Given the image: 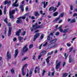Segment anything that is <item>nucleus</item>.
Returning a JSON list of instances; mask_svg holds the SVG:
<instances>
[{"label":"nucleus","instance_id":"f257e3e1","mask_svg":"<svg viewBox=\"0 0 77 77\" xmlns=\"http://www.w3.org/2000/svg\"><path fill=\"white\" fill-rule=\"evenodd\" d=\"M15 9V10H13L11 11H9V17L11 19H14V15H13V14H15V11H18V8H16Z\"/></svg>","mask_w":77,"mask_h":77},{"label":"nucleus","instance_id":"f03ea898","mask_svg":"<svg viewBox=\"0 0 77 77\" xmlns=\"http://www.w3.org/2000/svg\"><path fill=\"white\" fill-rule=\"evenodd\" d=\"M58 62V61L57 60L56 62V64H57L55 66L56 69H58L59 67H60V63L61 62L60 61H59L58 63H57Z\"/></svg>","mask_w":77,"mask_h":77},{"label":"nucleus","instance_id":"7ed1b4c3","mask_svg":"<svg viewBox=\"0 0 77 77\" xmlns=\"http://www.w3.org/2000/svg\"><path fill=\"white\" fill-rule=\"evenodd\" d=\"M27 47V45H26L23 48V51L24 53L27 51L29 50V48Z\"/></svg>","mask_w":77,"mask_h":77},{"label":"nucleus","instance_id":"20e7f679","mask_svg":"<svg viewBox=\"0 0 77 77\" xmlns=\"http://www.w3.org/2000/svg\"><path fill=\"white\" fill-rule=\"evenodd\" d=\"M40 34H41V33H36L34 36V38L33 39V41H35V40H36V38H38V37L39 36Z\"/></svg>","mask_w":77,"mask_h":77},{"label":"nucleus","instance_id":"39448f33","mask_svg":"<svg viewBox=\"0 0 77 77\" xmlns=\"http://www.w3.org/2000/svg\"><path fill=\"white\" fill-rule=\"evenodd\" d=\"M7 57L8 60H9V59L11 58V54H9V52L8 51L7 53Z\"/></svg>","mask_w":77,"mask_h":77},{"label":"nucleus","instance_id":"423d86ee","mask_svg":"<svg viewBox=\"0 0 77 77\" xmlns=\"http://www.w3.org/2000/svg\"><path fill=\"white\" fill-rule=\"evenodd\" d=\"M29 15V13H27L25 14V15H24V16H23L22 17H20L17 18V19L22 18V19H25V18H26V17L27 16H28V15Z\"/></svg>","mask_w":77,"mask_h":77},{"label":"nucleus","instance_id":"0eeeda50","mask_svg":"<svg viewBox=\"0 0 77 77\" xmlns=\"http://www.w3.org/2000/svg\"><path fill=\"white\" fill-rule=\"evenodd\" d=\"M17 2H18V0H16L14 3L12 4L13 6H14V7H18L19 6V4L18 3H17Z\"/></svg>","mask_w":77,"mask_h":77},{"label":"nucleus","instance_id":"6e6552de","mask_svg":"<svg viewBox=\"0 0 77 77\" xmlns=\"http://www.w3.org/2000/svg\"><path fill=\"white\" fill-rule=\"evenodd\" d=\"M18 54V49H17V50H15V54H14V57L16 58Z\"/></svg>","mask_w":77,"mask_h":77},{"label":"nucleus","instance_id":"1a4fd4ad","mask_svg":"<svg viewBox=\"0 0 77 77\" xmlns=\"http://www.w3.org/2000/svg\"><path fill=\"white\" fill-rule=\"evenodd\" d=\"M56 41H57V38H55L53 40L50 41L49 42L50 44H54V43L56 42Z\"/></svg>","mask_w":77,"mask_h":77},{"label":"nucleus","instance_id":"9d476101","mask_svg":"<svg viewBox=\"0 0 77 77\" xmlns=\"http://www.w3.org/2000/svg\"><path fill=\"white\" fill-rule=\"evenodd\" d=\"M12 28L11 27H9V28L8 32V36H11V31L12 30Z\"/></svg>","mask_w":77,"mask_h":77},{"label":"nucleus","instance_id":"9b49d317","mask_svg":"<svg viewBox=\"0 0 77 77\" xmlns=\"http://www.w3.org/2000/svg\"><path fill=\"white\" fill-rule=\"evenodd\" d=\"M30 29L31 31L32 32V31H33V30H35L37 29V28H36V27L35 26V25H32V28H31Z\"/></svg>","mask_w":77,"mask_h":77},{"label":"nucleus","instance_id":"f8f14e48","mask_svg":"<svg viewBox=\"0 0 77 77\" xmlns=\"http://www.w3.org/2000/svg\"><path fill=\"white\" fill-rule=\"evenodd\" d=\"M68 32V29H64V30L63 29H62L61 30V33H67Z\"/></svg>","mask_w":77,"mask_h":77},{"label":"nucleus","instance_id":"ddd939ff","mask_svg":"<svg viewBox=\"0 0 77 77\" xmlns=\"http://www.w3.org/2000/svg\"><path fill=\"white\" fill-rule=\"evenodd\" d=\"M69 63H71L72 62H73V61H74V60H73V59H72V57H71V55L69 56Z\"/></svg>","mask_w":77,"mask_h":77},{"label":"nucleus","instance_id":"4468645a","mask_svg":"<svg viewBox=\"0 0 77 77\" xmlns=\"http://www.w3.org/2000/svg\"><path fill=\"white\" fill-rule=\"evenodd\" d=\"M47 51H43L40 53L41 56H44L45 54H46Z\"/></svg>","mask_w":77,"mask_h":77},{"label":"nucleus","instance_id":"2eb2a0df","mask_svg":"<svg viewBox=\"0 0 77 77\" xmlns=\"http://www.w3.org/2000/svg\"><path fill=\"white\" fill-rule=\"evenodd\" d=\"M18 19L16 21V23L17 24H20V23H22V20H21V18L20 19Z\"/></svg>","mask_w":77,"mask_h":77},{"label":"nucleus","instance_id":"dca6fc26","mask_svg":"<svg viewBox=\"0 0 77 77\" xmlns=\"http://www.w3.org/2000/svg\"><path fill=\"white\" fill-rule=\"evenodd\" d=\"M20 32H21V29H19V31L16 32V35H17V36H19V35H20Z\"/></svg>","mask_w":77,"mask_h":77},{"label":"nucleus","instance_id":"f3484780","mask_svg":"<svg viewBox=\"0 0 77 77\" xmlns=\"http://www.w3.org/2000/svg\"><path fill=\"white\" fill-rule=\"evenodd\" d=\"M21 73L23 76H24L25 75H26V73L24 72V69H21Z\"/></svg>","mask_w":77,"mask_h":77},{"label":"nucleus","instance_id":"a211bd4d","mask_svg":"<svg viewBox=\"0 0 77 77\" xmlns=\"http://www.w3.org/2000/svg\"><path fill=\"white\" fill-rule=\"evenodd\" d=\"M19 8L21 9L22 12H23V11H24V7H23V5H20Z\"/></svg>","mask_w":77,"mask_h":77},{"label":"nucleus","instance_id":"6ab92c4d","mask_svg":"<svg viewBox=\"0 0 77 77\" xmlns=\"http://www.w3.org/2000/svg\"><path fill=\"white\" fill-rule=\"evenodd\" d=\"M34 14L35 17H37V16H39L40 15L39 13H38V12L37 11H35Z\"/></svg>","mask_w":77,"mask_h":77},{"label":"nucleus","instance_id":"aec40b11","mask_svg":"<svg viewBox=\"0 0 77 77\" xmlns=\"http://www.w3.org/2000/svg\"><path fill=\"white\" fill-rule=\"evenodd\" d=\"M70 23H75V19L74 18L72 19L70 21Z\"/></svg>","mask_w":77,"mask_h":77},{"label":"nucleus","instance_id":"412c9836","mask_svg":"<svg viewBox=\"0 0 77 77\" xmlns=\"http://www.w3.org/2000/svg\"><path fill=\"white\" fill-rule=\"evenodd\" d=\"M53 47V45L51 44H49L48 46V48H51Z\"/></svg>","mask_w":77,"mask_h":77},{"label":"nucleus","instance_id":"4be33fe9","mask_svg":"<svg viewBox=\"0 0 77 77\" xmlns=\"http://www.w3.org/2000/svg\"><path fill=\"white\" fill-rule=\"evenodd\" d=\"M18 39L19 40V42H21V40L23 39V38L21 37L20 36H19Z\"/></svg>","mask_w":77,"mask_h":77},{"label":"nucleus","instance_id":"5701e85b","mask_svg":"<svg viewBox=\"0 0 77 77\" xmlns=\"http://www.w3.org/2000/svg\"><path fill=\"white\" fill-rule=\"evenodd\" d=\"M64 15V14H63V13H61L59 15V17L58 18H59V19H60V17H63Z\"/></svg>","mask_w":77,"mask_h":77},{"label":"nucleus","instance_id":"b1692460","mask_svg":"<svg viewBox=\"0 0 77 77\" xmlns=\"http://www.w3.org/2000/svg\"><path fill=\"white\" fill-rule=\"evenodd\" d=\"M68 75V73H63V76L62 77H67Z\"/></svg>","mask_w":77,"mask_h":77},{"label":"nucleus","instance_id":"393cba45","mask_svg":"<svg viewBox=\"0 0 77 77\" xmlns=\"http://www.w3.org/2000/svg\"><path fill=\"white\" fill-rule=\"evenodd\" d=\"M42 3L44 5L43 8H46V6H47L45 5V1L42 2Z\"/></svg>","mask_w":77,"mask_h":77},{"label":"nucleus","instance_id":"a878e982","mask_svg":"<svg viewBox=\"0 0 77 77\" xmlns=\"http://www.w3.org/2000/svg\"><path fill=\"white\" fill-rule=\"evenodd\" d=\"M62 26H60L58 28V29H59V31H60V32H61V30H63V29H62Z\"/></svg>","mask_w":77,"mask_h":77},{"label":"nucleus","instance_id":"bb28decb","mask_svg":"<svg viewBox=\"0 0 77 77\" xmlns=\"http://www.w3.org/2000/svg\"><path fill=\"white\" fill-rule=\"evenodd\" d=\"M59 20V18L58 17H57L53 21V22H54V23H56V22H57V21H58V20Z\"/></svg>","mask_w":77,"mask_h":77},{"label":"nucleus","instance_id":"cd10ccee","mask_svg":"<svg viewBox=\"0 0 77 77\" xmlns=\"http://www.w3.org/2000/svg\"><path fill=\"white\" fill-rule=\"evenodd\" d=\"M6 6H5L4 8V13L5 15H6Z\"/></svg>","mask_w":77,"mask_h":77},{"label":"nucleus","instance_id":"c85d7f7f","mask_svg":"<svg viewBox=\"0 0 77 77\" xmlns=\"http://www.w3.org/2000/svg\"><path fill=\"white\" fill-rule=\"evenodd\" d=\"M54 8L53 7H50L49 9V11H53V10L54 9Z\"/></svg>","mask_w":77,"mask_h":77},{"label":"nucleus","instance_id":"c756f323","mask_svg":"<svg viewBox=\"0 0 77 77\" xmlns=\"http://www.w3.org/2000/svg\"><path fill=\"white\" fill-rule=\"evenodd\" d=\"M57 14H58V12H55L54 13L53 16L54 17H56V16H57Z\"/></svg>","mask_w":77,"mask_h":77},{"label":"nucleus","instance_id":"7c9ffc66","mask_svg":"<svg viewBox=\"0 0 77 77\" xmlns=\"http://www.w3.org/2000/svg\"><path fill=\"white\" fill-rule=\"evenodd\" d=\"M33 69H31L30 70V72H29V74H30V76H32V72L33 71Z\"/></svg>","mask_w":77,"mask_h":77},{"label":"nucleus","instance_id":"2f4dec72","mask_svg":"<svg viewBox=\"0 0 77 77\" xmlns=\"http://www.w3.org/2000/svg\"><path fill=\"white\" fill-rule=\"evenodd\" d=\"M33 47V44H31L29 46V48L30 49V48H32Z\"/></svg>","mask_w":77,"mask_h":77},{"label":"nucleus","instance_id":"473e14b6","mask_svg":"<svg viewBox=\"0 0 77 77\" xmlns=\"http://www.w3.org/2000/svg\"><path fill=\"white\" fill-rule=\"evenodd\" d=\"M4 22H5L6 24H8V19L7 18H6L4 20Z\"/></svg>","mask_w":77,"mask_h":77},{"label":"nucleus","instance_id":"72a5a7b5","mask_svg":"<svg viewBox=\"0 0 77 77\" xmlns=\"http://www.w3.org/2000/svg\"><path fill=\"white\" fill-rule=\"evenodd\" d=\"M27 64H26L23 67H22V69H24V68H25V67H27Z\"/></svg>","mask_w":77,"mask_h":77},{"label":"nucleus","instance_id":"f704fd0d","mask_svg":"<svg viewBox=\"0 0 77 77\" xmlns=\"http://www.w3.org/2000/svg\"><path fill=\"white\" fill-rule=\"evenodd\" d=\"M48 44V42H45V43L43 45V47H46V45H47Z\"/></svg>","mask_w":77,"mask_h":77},{"label":"nucleus","instance_id":"c9c22d12","mask_svg":"<svg viewBox=\"0 0 77 77\" xmlns=\"http://www.w3.org/2000/svg\"><path fill=\"white\" fill-rule=\"evenodd\" d=\"M45 72H46V71L45 70H43V71L42 72V76H44V73H45Z\"/></svg>","mask_w":77,"mask_h":77},{"label":"nucleus","instance_id":"e433bc0d","mask_svg":"<svg viewBox=\"0 0 77 77\" xmlns=\"http://www.w3.org/2000/svg\"><path fill=\"white\" fill-rule=\"evenodd\" d=\"M72 50H73V48H70L69 49V52H72Z\"/></svg>","mask_w":77,"mask_h":77},{"label":"nucleus","instance_id":"4c0bfd02","mask_svg":"<svg viewBox=\"0 0 77 77\" xmlns=\"http://www.w3.org/2000/svg\"><path fill=\"white\" fill-rule=\"evenodd\" d=\"M28 59V57H25L23 58V59H22V60L23 61L24 60H26V59Z\"/></svg>","mask_w":77,"mask_h":77},{"label":"nucleus","instance_id":"58836bf2","mask_svg":"<svg viewBox=\"0 0 77 77\" xmlns=\"http://www.w3.org/2000/svg\"><path fill=\"white\" fill-rule=\"evenodd\" d=\"M40 39H43L44 38V35L43 34H42L41 35L40 37Z\"/></svg>","mask_w":77,"mask_h":77},{"label":"nucleus","instance_id":"ea45409f","mask_svg":"<svg viewBox=\"0 0 77 77\" xmlns=\"http://www.w3.org/2000/svg\"><path fill=\"white\" fill-rule=\"evenodd\" d=\"M50 35H49L47 36V39L48 41H50Z\"/></svg>","mask_w":77,"mask_h":77},{"label":"nucleus","instance_id":"a19ab883","mask_svg":"<svg viewBox=\"0 0 77 77\" xmlns=\"http://www.w3.org/2000/svg\"><path fill=\"white\" fill-rule=\"evenodd\" d=\"M70 8L71 11H72L73 9V6H72V5H70Z\"/></svg>","mask_w":77,"mask_h":77},{"label":"nucleus","instance_id":"79ce46f5","mask_svg":"<svg viewBox=\"0 0 77 77\" xmlns=\"http://www.w3.org/2000/svg\"><path fill=\"white\" fill-rule=\"evenodd\" d=\"M6 32H7V29H6V28H5V32L4 34L5 35H6Z\"/></svg>","mask_w":77,"mask_h":77},{"label":"nucleus","instance_id":"37998d69","mask_svg":"<svg viewBox=\"0 0 77 77\" xmlns=\"http://www.w3.org/2000/svg\"><path fill=\"white\" fill-rule=\"evenodd\" d=\"M26 34V32L25 31H23V33H22L21 34V35L22 36H24Z\"/></svg>","mask_w":77,"mask_h":77},{"label":"nucleus","instance_id":"c03bdc74","mask_svg":"<svg viewBox=\"0 0 77 77\" xmlns=\"http://www.w3.org/2000/svg\"><path fill=\"white\" fill-rule=\"evenodd\" d=\"M11 72L12 74H14V70L13 69H12L11 70Z\"/></svg>","mask_w":77,"mask_h":77},{"label":"nucleus","instance_id":"a18cd8bd","mask_svg":"<svg viewBox=\"0 0 77 77\" xmlns=\"http://www.w3.org/2000/svg\"><path fill=\"white\" fill-rule=\"evenodd\" d=\"M59 34H60V32H57L55 33V35H56V36H58V35H59Z\"/></svg>","mask_w":77,"mask_h":77},{"label":"nucleus","instance_id":"49530a36","mask_svg":"<svg viewBox=\"0 0 77 77\" xmlns=\"http://www.w3.org/2000/svg\"><path fill=\"white\" fill-rule=\"evenodd\" d=\"M75 16H77V13H74L73 14L72 17H73Z\"/></svg>","mask_w":77,"mask_h":77},{"label":"nucleus","instance_id":"de8ad7c7","mask_svg":"<svg viewBox=\"0 0 77 77\" xmlns=\"http://www.w3.org/2000/svg\"><path fill=\"white\" fill-rule=\"evenodd\" d=\"M60 5V2H59L58 3L57 5V7H59Z\"/></svg>","mask_w":77,"mask_h":77},{"label":"nucleus","instance_id":"09e8293b","mask_svg":"<svg viewBox=\"0 0 77 77\" xmlns=\"http://www.w3.org/2000/svg\"><path fill=\"white\" fill-rule=\"evenodd\" d=\"M57 44H56L54 45H53V47H57Z\"/></svg>","mask_w":77,"mask_h":77},{"label":"nucleus","instance_id":"8fccbe9b","mask_svg":"<svg viewBox=\"0 0 77 77\" xmlns=\"http://www.w3.org/2000/svg\"><path fill=\"white\" fill-rule=\"evenodd\" d=\"M8 3V2L7 1H6L4 2V3L5 5H7Z\"/></svg>","mask_w":77,"mask_h":77},{"label":"nucleus","instance_id":"3c124183","mask_svg":"<svg viewBox=\"0 0 77 77\" xmlns=\"http://www.w3.org/2000/svg\"><path fill=\"white\" fill-rule=\"evenodd\" d=\"M65 64H66V63L65 62H63V67L65 65Z\"/></svg>","mask_w":77,"mask_h":77},{"label":"nucleus","instance_id":"603ef678","mask_svg":"<svg viewBox=\"0 0 77 77\" xmlns=\"http://www.w3.org/2000/svg\"><path fill=\"white\" fill-rule=\"evenodd\" d=\"M42 44H41V45L39 46V49H41V48L42 47Z\"/></svg>","mask_w":77,"mask_h":77},{"label":"nucleus","instance_id":"864d4df0","mask_svg":"<svg viewBox=\"0 0 77 77\" xmlns=\"http://www.w3.org/2000/svg\"><path fill=\"white\" fill-rule=\"evenodd\" d=\"M66 45L67 46H68V47H70V46H71V44H69L68 43H67L66 44Z\"/></svg>","mask_w":77,"mask_h":77},{"label":"nucleus","instance_id":"5fc2aeb1","mask_svg":"<svg viewBox=\"0 0 77 77\" xmlns=\"http://www.w3.org/2000/svg\"><path fill=\"white\" fill-rule=\"evenodd\" d=\"M35 56L34 55L33 56L32 59H33L34 60H35Z\"/></svg>","mask_w":77,"mask_h":77},{"label":"nucleus","instance_id":"6e6d98bb","mask_svg":"<svg viewBox=\"0 0 77 77\" xmlns=\"http://www.w3.org/2000/svg\"><path fill=\"white\" fill-rule=\"evenodd\" d=\"M13 41L14 42H15V41H17V38H14V39H13Z\"/></svg>","mask_w":77,"mask_h":77},{"label":"nucleus","instance_id":"4d7b16f0","mask_svg":"<svg viewBox=\"0 0 77 77\" xmlns=\"http://www.w3.org/2000/svg\"><path fill=\"white\" fill-rule=\"evenodd\" d=\"M2 15V10L0 9V15Z\"/></svg>","mask_w":77,"mask_h":77},{"label":"nucleus","instance_id":"13d9d810","mask_svg":"<svg viewBox=\"0 0 77 77\" xmlns=\"http://www.w3.org/2000/svg\"><path fill=\"white\" fill-rule=\"evenodd\" d=\"M46 61L47 63H49V62H50V60L48 59H46Z\"/></svg>","mask_w":77,"mask_h":77},{"label":"nucleus","instance_id":"bf43d9fd","mask_svg":"<svg viewBox=\"0 0 77 77\" xmlns=\"http://www.w3.org/2000/svg\"><path fill=\"white\" fill-rule=\"evenodd\" d=\"M11 1H10L9 2V3H8V6H9V5H10V4H11Z\"/></svg>","mask_w":77,"mask_h":77},{"label":"nucleus","instance_id":"052dcab7","mask_svg":"<svg viewBox=\"0 0 77 77\" xmlns=\"http://www.w3.org/2000/svg\"><path fill=\"white\" fill-rule=\"evenodd\" d=\"M28 9H29L28 7L26 6V11H28Z\"/></svg>","mask_w":77,"mask_h":77},{"label":"nucleus","instance_id":"680f3d73","mask_svg":"<svg viewBox=\"0 0 77 77\" xmlns=\"http://www.w3.org/2000/svg\"><path fill=\"white\" fill-rule=\"evenodd\" d=\"M51 54L50 52H48L47 54V56H49V55H51Z\"/></svg>","mask_w":77,"mask_h":77},{"label":"nucleus","instance_id":"e2e57ef3","mask_svg":"<svg viewBox=\"0 0 77 77\" xmlns=\"http://www.w3.org/2000/svg\"><path fill=\"white\" fill-rule=\"evenodd\" d=\"M57 53V50H56L54 52V54H56V53Z\"/></svg>","mask_w":77,"mask_h":77},{"label":"nucleus","instance_id":"0e129e2a","mask_svg":"<svg viewBox=\"0 0 77 77\" xmlns=\"http://www.w3.org/2000/svg\"><path fill=\"white\" fill-rule=\"evenodd\" d=\"M54 33V32H51L50 33V34L49 35H51L52 36H53V33Z\"/></svg>","mask_w":77,"mask_h":77},{"label":"nucleus","instance_id":"69168bd1","mask_svg":"<svg viewBox=\"0 0 77 77\" xmlns=\"http://www.w3.org/2000/svg\"><path fill=\"white\" fill-rule=\"evenodd\" d=\"M62 22V20H59V23H61Z\"/></svg>","mask_w":77,"mask_h":77},{"label":"nucleus","instance_id":"338daca9","mask_svg":"<svg viewBox=\"0 0 77 77\" xmlns=\"http://www.w3.org/2000/svg\"><path fill=\"white\" fill-rule=\"evenodd\" d=\"M40 14H42L43 13V12L42 11H40Z\"/></svg>","mask_w":77,"mask_h":77},{"label":"nucleus","instance_id":"774afa93","mask_svg":"<svg viewBox=\"0 0 77 77\" xmlns=\"http://www.w3.org/2000/svg\"><path fill=\"white\" fill-rule=\"evenodd\" d=\"M37 26H38V23H35L34 25V26L36 27Z\"/></svg>","mask_w":77,"mask_h":77}]
</instances>
